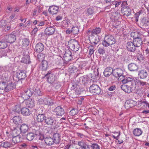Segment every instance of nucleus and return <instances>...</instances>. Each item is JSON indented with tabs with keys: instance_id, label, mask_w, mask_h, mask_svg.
Returning <instances> with one entry per match:
<instances>
[{
	"instance_id": "1",
	"label": "nucleus",
	"mask_w": 149,
	"mask_h": 149,
	"mask_svg": "<svg viewBox=\"0 0 149 149\" xmlns=\"http://www.w3.org/2000/svg\"><path fill=\"white\" fill-rule=\"evenodd\" d=\"M136 86L135 90L136 93L139 94L141 92V89L147 85V83L140 80L136 79L134 81Z\"/></svg>"
},
{
	"instance_id": "2",
	"label": "nucleus",
	"mask_w": 149,
	"mask_h": 149,
	"mask_svg": "<svg viewBox=\"0 0 149 149\" xmlns=\"http://www.w3.org/2000/svg\"><path fill=\"white\" fill-rule=\"evenodd\" d=\"M115 43V40L111 36H106L102 42L103 46L105 47L112 45Z\"/></svg>"
},
{
	"instance_id": "3",
	"label": "nucleus",
	"mask_w": 149,
	"mask_h": 149,
	"mask_svg": "<svg viewBox=\"0 0 149 149\" xmlns=\"http://www.w3.org/2000/svg\"><path fill=\"white\" fill-rule=\"evenodd\" d=\"M68 46L70 49L74 51H77L79 48L78 42L74 40H71L69 41Z\"/></svg>"
},
{
	"instance_id": "4",
	"label": "nucleus",
	"mask_w": 149,
	"mask_h": 149,
	"mask_svg": "<svg viewBox=\"0 0 149 149\" xmlns=\"http://www.w3.org/2000/svg\"><path fill=\"white\" fill-rule=\"evenodd\" d=\"M90 91L93 95L99 94L101 92L100 87L96 84H93L89 88Z\"/></svg>"
},
{
	"instance_id": "5",
	"label": "nucleus",
	"mask_w": 149,
	"mask_h": 149,
	"mask_svg": "<svg viewBox=\"0 0 149 149\" xmlns=\"http://www.w3.org/2000/svg\"><path fill=\"white\" fill-rule=\"evenodd\" d=\"M123 71L121 69L117 68L113 70V75L116 77H118V79L121 81L123 79V77H124L123 75Z\"/></svg>"
},
{
	"instance_id": "6",
	"label": "nucleus",
	"mask_w": 149,
	"mask_h": 149,
	"mask_svg": "<svg viewBox=\"0 0 149 149\" xmlns=\"http://www.w3.org/2000/svg\"><path fill=\"white\" fill-rule=\"evenodd\" d=\"M54 113L57 117L60 118L64 114V109L61 106H58L54 109Z\"/></svg>"
},
{
	"instance_id": "7",
	"label": "nucleus",
	"mask_w": 149,
	"mask_h": 149,
	"mask_svg": "<svg viewBox=\"0 0 149 149\" xmlns=\"http://www.w3.org/2000/svg\"><path fill=\"white\" fill-rule=\"evenodd\" d=\"M5 40L7 42L11 43L14 42L16 40V36L14 34L6 35L5 37Z\"/></svg>"
},
{
	"instance_id": "8",
	"label": "nucleus",
	"mask_w": 149,
	"mask_h": 149,
	"mask_svg": "<svg viewBox=\"0 0 149 149\" xmlns=\"http://www.w3.org/2000/svg\"><path fill=\"white\" fill-rule=\"evenodd\" d=\"M33 92L34 91L31 89L25 90L22 94V96L24 100H26L32 95Z\"/></svg>"
},
{
	"instance_id": "9",
	"label": "nucleus",
	"mask_w": 149,
	"mask_h": 149,
	"mask_svg": "<svg viewBox=\"0 0 149 149\" xmlns=\"http://www.w3.org/2000/svg\"><path fill=\"white\" fill-rule=\"evenodd\" d=\"M47 125L51 126L56 125V121L55 119L52 117L47 118H46L45 121Z\"/></svg>"
},
{
	"instance_id": "10",
	"label": "nucleus",
	"mask_w": 149,
	"mask_h": 149,
	"mask_svg": "<svg viewBox=\"0 0 149 149\" xmlns=\"http://www.w3.org/2000/svg\"><path fill=\"white\" fill-rule=\"evenodd\" d=\"M64 60L66 62H68L72 58V53L69 50L65 51L63 56Z\"/></svg>"
},
{
	"instance_id": "11",
	"label": "nucleus",
	"mask_w": 149,
	"mask_h": 149,
	"mask_svg": "<svg viewBox=\"0 0 149 149\" xmlns=\"http://www.w3.org/2000/svg\"><path fill=\"white\" fill-rule=\"evenodd\" d=\"M148 74V72L145 70H141L138 72V76L141 79L146 78L147 77Z\"/></svg>"
},
{
	"instance_id": "12",
	"label": "nucleus",
	"mask_w": 149,
	"mask_h": 149,
	"mask_svg": "<svg viewBox=\"0 0 149 149\" xmlns=\"http://www.w3.org/2000/svg\"><path fill=\"white\" fill-rule=\"evenodd\" d=\"M59 7L56 6H50L49 12L52 15L56 14L58 11Z\"/></svg>"
},
{
	"instance_id": "13",
	"label": "nucleus",
	"mask_w": 149,
	"mask_h": 149,
	"mask_svg": "<svg viewBox=\"0 0 149 149\" xmlns=\"http://www.w3.org/2000/svg\"><path fill=\"white\" fill-rule=\"evenodd\" d=\"M15 87V85L14 83H10L6 87L4 86L3 87H1L0 89L3 90L5 89L6 91H9L13 89Z\"/></svg>"
},
{
	"instance_id": "14",
	"label": "nucleus",
	"mask_w": 149,
	"mask_h": 149,
	"mask_svg": "<svg viewBox=\"0 0 149 149\" xmlns=\"http://www.w3.org/2000/svg\"><path fill=\"white\" fill-rule=\"evenodd\" d=\"M44 49V45L43 44L39 42L36 45L34 49L36 52H42Z\"/></svg>"
},
{
	"instance_id": "15",
	"label": "nucleus",
	"mask_w": 149,
	"mask_h": 149,
	"mask_svg": "<svg viewBox=\"0 0 149 149\" xmlns=\"http://www.w3.org/2000/svg\"><path fill=\"white\" fill-rule=\"evenodd\" d=\"M131 35L134 39L139 38H141L142 35L141 31L139 30H138L132 32L131 33Z\"/></svg>"
},
{
	"instance_id": "16",
	"label": "nucleus",
	"mask_w": 149,
	"mask_h": 149,
	"mask_svg": "<svg viewBox=\"0 0 149 149\" xmlns=\"http://www.w3.org/2000/svg\"><path fill=\"white\" fill-rule=\"evenodd\" d=\"M121 89L125 92L127 93H130L132 90V87L123 84L121 86Z\"/></svg>"
},
{
	"instance_id": "17",
	"label": "nucleus",
	"mask_w": 149,
	"mask_h": 149,
	"mask_svg": "<svg viewBox=\"0 0 149 149\" xmlns=\"http://www.w3.org/2000/svg\"><path fill=\"white\" fill-rule=\"evenodd\" d=\"M136 46L133 42H128L127 44V50L131 52H134L135 50Z\"/></svg>"
},
{
	"instance_id": "18",
	"label": "nucleus",
	"mask_w": 149,
	"mask_h": 149,
	"mask_svg": "<svg viewBox=\"0 0 149 149\" xmlns=\"http://www.w3.org/2000/svg\"><path fill=\"white\" fill-rule=\"evenodd\" d=\"M113 70L110 67H108L106 68L104 70L103 74L106 77H108L112 73L113 74Z\"/></svg>"
},
{
	"instance_id": "19",
	"label": "nucleus",
	"mask_w": 149,
	"mask_h": 149,
	"mask_svg": "<svg viewBox=\"0 0 149 149\" xmlns=\"http://www.w3.org/2000/svg\"><path fill=\"white\" fill-rule=\"evenodd\" d=\"M55 30V28L51 26L47 27L46 29L45 32L46 35H50L53 34Z\"/></svg>"
},
{
	"instance_id": "20",
	"label": "nucleus",
	"mask_w": 149,
	"mask_h": 149,
	"mask_svg": "<svg viewBox=\"0 0 149 149\" xmlns=\"http://www.w3.org/2000/svg\"><path fill=\"white\" fill-rule=\"evenodd\" d=\"M141 24L143 26H149V18L147 17H143L141 20Z\"/></svg>"
},
{
	"instance_id": "21",
	"label": "nucleus",
	"mask_w": 149,
	"mask_h": 149,
	"mask_svg": "<svg viewBox=\"0 0 149 149\" xmlns=\"http://www.w3.org/2000/svg\"><path fill=\"white\" fill-rule=\"evenodd\" d=\"M17 76L19 80L24 79L26 77L25 71L21 70L17 73Z\"/></svg>"
},
{
	"instance_id": "22",
	"label": "nucleus",
	"mask_w": 149,
	"mask_h": 149,
	"mask_svg": "<svg viewBox=\"0 0 149 149\" xmlns=\"http://www.w3.org/2000/svg\"><path fill=\"white\" fill-rule=\"evenodd\" d=\"M134 44L136 47H139L142 45V39L141 38L134 39L133 40Z\"/></svg>"
},
{
	"instance_id": "23",
	"label": "nucleus",
	"mask_w": 149,
	"mask_h": 149,
	"mask_svg": "<svg viewBox=\"0 0 149 149\" xmlns=\"http://www.w3.org/2000/svg\"><path fill=\"white\" fill-rule=\"evenodd\" d=\"M21 113L24 116H27L30 114L31 112L28 109L24 107L21 109Z\"/></svg>"
},
{
	"instance_id": "24",
	"label": "nucleus",
	"mask_w": 149,
	"mask_h": 149,
	"mask_svg": "<svg viewBox=\"0 0 149 149\" xmlns=\"http://www.w3.org/2000/svg\"><path fill=\"white\" fill-rule=\"evenodd\" d=\"M13 122L16 125H19L22 123L21 118L19 116H16L13 118Z\"/></svg>"
},
{
	"instance_id": "25",
	"label": "nucleus",
	"mask_w": 149,
	"mask_h": 149,
	"mask_svg": "<svg viewBox=\"0 0 149 149\" xmlns=\"http://www.w3.org/2000/svg\"><path fill=\"white\" fill-rule=\"evenodd\" d=\"M54 103L53 100L50 97H47L44 98V104L52 106Z\"/></svg>"
},
{
	"instance_id": "26",
	"label": "nucleus",
	"mask_w": 149,
	"mask_h": 149,
	"mask_svg": "<svg viewBox=\"0 0 149 149\" xmlns=\"http://www.w3.org/2000/svg\"><path fill=\"white\" fill-rule=\"evenodd\" d=\"M88 79L87 76L80 77L79 79V82L82 84H84L88 83Z\"/></svg>"
},
{
	"instance_id": "27",
	"label": "nucleus",
	"mask_w": 149,
	"mask_h": 149,
	"mask_svg": "<svg viewBox=\"0 0 149 149\" xmlns=\"http://www.w3.org/2000/svg\"><path fill=\"white\" fill-rule=\"evenodd\" d=\"M53 139L54 140V142L55 143H59L60 141V136L58 133H55L53 135Z\"/></svg>"
},
{
	"instance_id": "28",
	"label": "nucleus",
	"mask_w": 149,
	"mask_h": 149,
	"mask_svg": "<svg viewBox=\"0 0 149 149\" xmlns=\"http://www.w3.org/2000/svg\"><path fill=\"white\" fill-rule=\"evenodd\" d=\"M28 126L25 124H22L21 125L19 129L21 132L23 133L26 132L28 131Z\"/></svg>"
},
{
	"instance_id": "29",
	"label": "nucleus",
	"mask_w": 149,
	"mask_h": 149,
	"mask_svg": "<svg viewBox=\"0 0 149 149\" xmlns=\"http://www.w3.org/2000/svg\"><path fill=\"white\" fill-rule=\"evenodd\" d=\"M26 104L27 107L32 108L34 106V101L32 99H29L26 101Z\"/></svg>"
},
{
	"instance_id": "30",
	"label": "nucleus",
	"mask_w": 149,
	"mask_h": 149,
	"mask_svg": "<svg viewBox=\"0 0 149 149\" xmlns=\"http://www.w3.org/2000/svg\"><path fill=\"white\" fill-rule=\"evenodd\" d=\"M128 68L130 71H134L138 69V67L136 64L134 63H131L128 65Z\"/></svg>"
},
{
	"instance_id": "31",
	"label": "nucleus",
	"mask_w": 149,
	"mask_h": 149,
	"mask_svg": "<svg viewBox=\"0 0 149 149\" xmlns=\"http://www.w3.org/2000/svg\"><path fill=\"white\" fill-rule=\"evenodd\" d=\"M46 117L43 114H39L37 116L36 119L38 122H42L44 120H45Z\"/></svg>"
},
{
	"instance_id": "32",
	"label": "nucleus",
	"mask_w": 149,
	"mask_h": 149,
	"mask_svg": "<svg viewBox=\"0 0 149 149\" xmlns=\"http://www.w3.org/2000/svg\"><path fill=\"white\" fill-rule=\"evenodd\" d=\"M12 141L11 142L12 146H13L17 143L20 142V136H12Z\"/></svg>"
},
{
	"instance_id": "33",
	"label": "nucleus",
	"mask_w": 149,
	"mask_h": 149,
	"mask_svg": "<svg viewBox=\"0 0 149 149\" xmlns=\"http://www.w3.org/2000/svg\"><path fill=\"white\" fill-rule=\"evenodd\" d=\"M30 59L29 56L28 55H26L22 58L21 62L26 64H29L30 62Z\"/></svg>"
},
{
	"instance_id": "34",
	"label": "nucleus",
	"mask_w": 149,
	"mask_h": 149,
	"mask_svg": "<svg viewBox=\"0 0 149 149\" xmlns=\"http://www.w3.org/2000/svg\"><path fill=\"white\" fill-rule=\"evenodd\" d=\"M44 141L46 144L49 146L52 145L54 143L53 138L49 137L46 138Z\"/></svg>"
},
{
	"instance_id": "35",
	"label": "nucleus",
	"mask_w": 149,
	"mask_h": 149,
	"mask_svg": "<svg viewBox=\"0 0 149 149\" xmlns=\"http://www.w3.org/2000/svg\"><path fill=\"white\" fill-rule=\"evenodd\" d=\"M126 2H122L121 1L117 2L116 1H112V5H115V7H117L119 6L121 4V6H123V5H125L126 4Z\"/></svg>"
},
{
	"instance_id": "36",
	"label": "nucleus",
	"mask_w": 149,
	"mask_h": 149,
	"mask_svg": "<svg viewBox=\"0 0 149 149\" xmlns=\"http://www.w3.org/2000/svg\"><path fill=\"white\" fill-rule=\"evenodd\" d=\"M30 43V41L28 38H25L22 39L21 42V44L22 46L26 47L28 46Z\"/></svg>"
},
{
	"instance_id": "37",
	"label": "nucleus",
	"mask_w": 149,
	"mask_h": 149,
	"mask_svg": "<svg viewBox=\"0 0 149 149\" xmlns=\"http://www.w3.org/2000/svg\"><path fill=\"white\" fill-rule=\"evenodd\" d=\"M101 31V29L100 28L96 27L93 29L91 32V35L93 36L97 35L100 33Z\"/></svg>"
},
{
	"instance_id": "38",
	"label": "nucleus",
	"mask_w": 149,
	"mask_h": 149,
	"mask_svg": "<svg viewBox=\"0 0 149 149\" xmlns=\"http://www.w3.org/2000/svg\"><path fill=\"white\" fill-rule=\"evenodd\" d=\"M47 62L45 60H43L41 63V65L40 66V68L42 70H45L47 67Z\"/></svg>"
},
{
	"instance_id": "39",
	"label": "nucleus",
	"mask_w": 149,
	"mask_h": 149,
	"mask_svg": "<svg viewBox=\"0 0 149 149\" xmlns=\"http://www.w3.org/2000/svg\"><path fill=\"white\" fill-rule=\"evenodd\" d=\"M21 131L19 128H15L12 132V136H20Z\"/></svg>"
},
{
	"instance_id": "40",
	"label": "nucleus",
	"mask_w": 149,
	"mask_h": 149,
	"mask_svg": "<svg viewBox=\"0 0 149 149\" xmlns=\"http://www.w3.org/2000/svg\"><path fill=\"white\" fill-rule=\"evenodd\" d=\"M142 132L141 129L136 128L133 131V134L135 136H139L141 134Z\"/></svg>"
},
{
	"instance_id": "41",
	"label": "nucleus",
	"mask_w": 149,
	"mask_h": 149,
	"mask_svg": "<svg viewBox=\"0 0 149 149\" xmlns=\"http://www.w3.org/2000/svg\"><path fill=\"white\" fill-rule=\"evenodd\" d=\"M123 79L121 80V81L123 84H126L129 82L131 81L132 79L130 77H125L124 76V77H123Z\"/></svg>"
},
{
	"instance_id": "42",
	"label": "nucleus",
	"mask_w": 149,
	"mask_h": 149,
	"mask_svg": "<svg viewBox=\"0 0 149 149\" xmlns=\"http://www.w3.org/2000/svg\"><path fill=\"white\" fill-rule=\"evenodd\" d=\"M134 102L133 101H128L125 102V106L127 108V109L132 107L134 106V105L133 104V103Z\"/></svg>"
},
{
	"instance_id": "43",
	"label": "nucleus",
	"mask_w": 149,
	"mask_h": 149,
	"mask_svg": "<svg viewBox=\"0 0 149 149\" xmlns=\"http://www.w3.org/2000/svg\"><path fill=\"white\" fill-rule=\"evenodd\" d=\"M35 137V135L33 133H28L26 135V139L29 141H32Z\"/></svg>"
},
{
	"instance_id": "44",
	"label": "nucleus",
	"mask_w": 149,
	"mask_h": 149,
	"mask_svg": "<svg viewBox=\"0 0 149 149\" xmlns=\"http://www.w3.org/2000/svg\"><path fill=\"white\" fill-rule=\"evenodd\" d=\"M95 14L94 10L92 8H88L86 11V15L89 16Z\"/></svg>"
},
{
	"instance_id": "45",
	"label": "nucleus",
	"mask_w": 149,
	"mask_h": 149,
	"mask_svg": "<svg viewBox=\"0 0 149 149\" xmlns=\"http://www.w3.org/2000/svg\"><path fill=\"white\" fill-rule=\"evenodd\" d=\"M45 57V54L42 53L38 54L37 55V58L38 60L40 61H43Z\"/></svg>"
},
{
	"instance_id": "46",
	"label": "nucleus",
	"mask_w": 149,
	"mask_h": 149,
	"mask_svg": "<svg viewBox=\"0 0 149 149\" xmlns=\"http://www.w3.org/2000/svg\"><path fill=\"white\" fill-rule=\"evenodd\" d=\"M1 145L2 146L5 148L10 147L12 146L11 143L8 141H5L2 143Z\"/></svg>"
},
{
	"instance_id": "47",
	"label": "nucleus",
	"mask_w": 149,
	"mask_h": 149,
	"mask_svg": "<svg viewBox=\"0 0 149 149\" xmlns=\"http://www.w3.org/2000/svg\"><path fill=\"white\" fill-rule=\"evenodd\" d=\"M8 23V24H7L4 22V24L2 25V27L6 31L9 30L10 28V26L9 25V23Z\"/></svg>"
},
{
	"instance_id": "48",
	"label": "nucleus",
	"mask_w": 149,
	"mask_h": 149,
	"mask_svg": "<svg viewBox=\"0 0 149 149\" xmlns=\"http://www.w3.org/2000/svg\"><path fill=\"white\" fill-rule=\"evenodd\" d=\"M6 42L5 40L0 41V49H4L8 45Z\"/></svg>"
},
{
	"instance_id": "49",
	"label": "nucleus",
	"mask_w": 149,
	"mask_h": 149,
	"mask_svg": "<svg viewBox=\"0 0 149 149\" xmlns=\"http://www.w3.org/2000/svg\"><path fill=\"white\" fill-rule=\"evenodd\" d=\"M97 52L100 54L102 55L105 53V50L104 47H99L97 49Z\"/></svg>"
},
{
	"instance_id": "50",
	"label": "nucleus",
	"mask_w": 149,
	"mask_h": 149,
	"mask_svg": "<svg viewBox=\"0 0 149 149\" xmlns=\"http://www.w3.org/2000/svg\"><path fill=\"white\" fill-rule=\"evenodd\" d=\"M89 53L90 55L91 56L94 52L95 48L92 45H90L88 48Z\"/></svg>"
},
{
	"instance_id": "51",
	"label": "nucleus",
	"mask_w": 149,
	"mask_h": 149,
	"mask_svg": "<svg viewBox=\"0 0 149 149\" xmlns=\"http://www.w3.org/2000/svg\"><path fill=\"white\" fill-rule=\"evenodd\" d=\"M41 129H40L39 127H38L36 129H34L33 132H34L36 135L39 136L42 134L41 132Z\"/></svg>"
},
{
	"instance_id": "52",
	"label": "nucleus",
	"mask_w": 149,
	"mask_h": 149,
	"mask_svg": "<svg viewBox=\"0 0 149 149\" xmlns=\"http://www.w3.org/2000/svg\"><path fill=\"white\" fill-rule=\"evenodd\" d=\"M79 31V29L77 27H74L72 28V33L74 34H76L78 33Z\"/></svg>"
},
{
	"instance_id": "53",
	"label": "nucleus",
	"mask_w": 149,
	"mask_h": 149,
	"mask_svg": "<svg viewBox=\"0 0 149 149\" xmlns=\"http://www.w3.org/2000/svg\"><path fill=\"white\" fill-rule=\"evenodd\" d=\"M144 44L145 47L146 48L145 51L146 52V53L148 54L149 51V41H146Z\"/></svg>"
},
{
	"instance_id": "54",
	"label": "nucleus",
	"mask_w": 149,
	"mask_h": 149,
	"mask_svg": "<svg viewBox=\"0 0 149 149\" xmlns=\"http://www.w3.org/2000/svg\"><path fill=\"white\" fill-rule=\"evenodd\" d=\"M120 16V14L118 13H113L111 18L114 20H117L118 19V17Z\"/></svg>"
},
{
	"instance_id": "55",
	"label": "nucleus",
	"mask_w": 149,
	"mask_h": 149,
	"mask_svg": "<svg viewBox=\"0 0 149 149\" xmlns=\"http://www.w3.org/2000/svg\"><path fill=\"white\" fill-rule=\"evenodd\" d=\"M21 109L20 106L17 105L15 106L14 109V111L15 112L19 113L21 111Z\"/></svg>"
},
{
	"instance_id": "56",
	"label": "nucleus",
	"mask_w": 149,
	"mask_h": 149,
	"mask_svg": "<svg viewBox=\"0 0 149 149\" xmlns=\"http://www.w3.org/2000/svg\"><path fill=\"white\" fill-rule=\"evenodd\" d=\"M86 141L85 140H81L78 142L77 145L82 148L84 144Z\"/></svg>"
},
{
	"instance_id": "57",
	"label": "nucleus",
	"mask_w": 149,
	"mask_h": 149,
	"mask_svg": "<svg viewBox=\"0 0 149 149\" xmlns=\"http://www.w3.org/2000/svg\"><path fill=\"white\" fill-rule=\"evenodd\" d=\"M127 11H126L125 13H124V16L127 17L131 15V9L129 8H128Z\"/></svg>"
},
{
	"instance_id": "58",
	"label": "nucleus",
	"mask_w": 149,
	"mask_h": 149,
	"mask_svg": "<svg viewBox=\"0 0 149 149\" xmlns=\"http://www.w3.org/2000/svg\"><path fill=\"white\" fill-rule=\"evenodd\" d=\"M91 147L92 149H100V146L97 143H96L92 144Z\"/></svg>"
},
{
	"instance_id": "59",
	"label": "nucleus",
	"mask_w": 149,
	"mask_h": 149,
	"mask_svg": "<svg viewBox=\"0 0 149 149\" xmlns=\"http://www.w3.org/2000/svg\"><path fill=\"white\" fill-rule=\"evenodd\" d=\"M82 149H90V145L88 143L86 142L85 141L84 146L83 147Z\"/></svg>"
},
{
	"instance_id": "60",
	"label": "nucleus",
	"mask_w": 149,
	"mask_h": 149,
	"mask_svg": "<svg viewBox=\"0 0 149 149\" xmlns=\"http://www.w3.org/2000/svg\"><path fill=\"white\" fill-rule=\"evenodd\" d=\"M100 39L97 37H96L94 39V40H93V44L94 45H97L100 41Z\"/></svg>"
},
{
	"instance_id": "61",
	"label": "nucleus",
	"mask_w": 149,
	"mask_h": 149,
	"mask_svg": "<svg viewBox=\"0 0 149 149\" xmlns=\"http://www.w3.org/2000/svg\"><path fill=\"white\" fill-rule=\"evenodd\" d=\"M86 63L85 61L82 62L79 64V69H82L83 68L86 66Z\"/></svg>"
},
{
	"instance_id": "62",
	"label": "nucleus",
	"mask_w": 149,
	"mask_h": 149,
	"mask_svg": "<svg viewBox=\"0 0 149 149\" xmlns=\"http://www.w3.org/2000/svg\"><path fill=\"white\" fill-rule=\"evenodd\" d=\"M46 22L45 21H39L38 25L37 26L39 27L40 26H42L46 24Z\"/></svg>"
},
{
	"instance_id": "63",
	"label": "nucleus",
	"mask_w": 149,
	"mask_h": 149,
	"mask_svg": "<svg viewBox=\"0 0 149 149\" xmlns=\"http://www.w3.org/2000/svg\"><path fill=\"white\" fill-rule=\"evenodd\" d=\"M140 14V12H139L136 13L134 15V17L135 18V20L136 22H137L138 21L139 17Z\"/></svg>"
},
{
	"instance_id": "64",
	"label": "nucleus",
	"mask_w": 149,
	"mask_h": 149,
	"mask_svg": "<svg viewBox=\"0 0 149 149\" xmlns=\"http://www.w3.org/2000/svg\"><path fill=\"white\" fill-rule=\"evenodd\" d=\"M38 103L39 104H44V98L40 99L38 100Z\"/></svg>"
}]
</instances>
